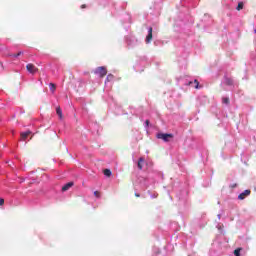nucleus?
I'll return each mask as SVG.
<instances>
[{
	"instance_id": "obj_4",
	"label": "nucleus",
	"mask_w": 256,
	"mask_h": 256,
	"mask_svg": "<svg viewBox=\"0 0 256 256\" xmlns=\"http://www.w3.org/2000/svg\"><path fill=\"white\" fill-rule=\"evenodd\" d=\"M249 195H251V190H245L244 192L239 194L238 199L240 201H243V199H245L246 197H249Z\"/></svg>"
},
{
	"instance_id": "obj_13",
	"label": "nucleus",
	"mask_w": 256,
	"mask_h": 256,
	"mask_svg": "<svg viewBox=\"0 0 256 256\" xmlns=\"http://www.w3.org/2000/svg\"><path fill=\"white\" fill-rule=\"evenodd\" d=\"M49 87H50V91H51L52 93H55V89H57V87L55 86V84L50 83Z\"/></svg>"
},
{
	"instance_id": "obj_10",
	"label": "nucleus",
	"mask_w": 256,
	"mask_h": 256,
	"mask_svg": "<svg viewBox=\"0 0 256 256\" xmlns=\"http://www.w3.org/2000/svg\"><path fill=\"white\" fill-rule=\"evenodd\" d=\"M56 113H57L59 119H63V111L61 110V107L56 108Z\"/></svg>"
},
{
	"instance_id": "obj_5",
	"label": "nucleus",
	"mask_w": 256,
	"mask_h": 256,
	"mask_svg": "<svg viewBox=\"0 0 256 256\" xmlns=\"http://www.w3.org/2000/svg\"><path fill=\"white\" fill-rule=\"evenodd\" d=\"M151 41H153V28L150 27L148 29V35L146 36V43H150Z\"/></svg>"
},
{
	"instance_id": "obj_12",
	"label": "nucleus",
	"mask_w": 256,
	"mask_h": 256,
	"mask_svg": "<svg viewBox=\"0 0 256 256\" xmlns=\"http://www.w3.org/2000/svg\"><path fill=\"white\" fill-rule=\"evenodd\" d=\"M225 85H233V79L225 78Z\"/></svg>"
},
{
	"instance_id": "obj_16",
	"label": "nucleus",
	"mask_w": 256,
	"mask_h": 256,
	"mask_svg": "<svg viewBox=\"0 0 256 256\" xmlns=\"http://www.w3.org/2000/svg\"><path fill=\"white\" fill-rule=\"evenodd\" d=\"M222 103H225V105H229V98L225 97L222 99Z\"/></svg>"
},
{
	"instance_id": "obj_1",
	"label": "nucleus",
	"mask_w": 256,
	"mask_h": 256,
	"mask_svg": "<svg viewBox=\"0 0 256 256\" xmlns=\"http://www.w3.org/2000/svg\"><path fill=\"white\" fill-rule=\"evenodd\" d=\"M156 137L157 139H162V141H165V143H169L171 139H173V134L158 133Z\"/></svg>"
},
{
	"instance_id": "obj_14",
	"label": "nucleus",
	"mask_w": 256,
	"mask_h": 256,
	"mask_svg": "<svg viewBox=\"0 0 256 256\" xmlns=\"http://www.w3.org/2000/svg\"><path fill=\"white\" fill-rule=\"evenodd\" d=\"M234 255L241 256V248H237L236 250H234Z\"/></svg>"
},
{
	"instance_id": "obj_21",
	"label": "nucleus",
	"mask_w": 256,
	"mask_h": 256,
	"mask_svg": "<svg viewBox=\"0 0 256 256\" xmlns=\"http://www.w3.org/2000/svg\"><path fill=\"white\" fill-rule=\"evenodd\" d=\"M145 123H146V127H149V120H146Z\"/></svg>"
},
{
	"instance_id": "obj_17",
	"label": "nucleus",
	"mask_w": 256,
	"mask_h": 256,
	"mask_svg": "<svg viewBox=\"0 0 256 256\" xmlns=\"http://www.w3.org/2000/svg\"><path fill=\"white\" fill-rule=\"evenodd\" d=\"M94 196L97 197V199H99L101 197V192L95 191Z\"/></svg>"
},
{
	"instance_id": "obj_7",
	"label": "nucleus",
	"mask_w": 256,
	"mask_h": 256,
	"mask_svg": "<svg viewBox=\"0 0 256 256\" xmlns=\"http://www.w3.org/2000/svg\"><path fill=\"white\" fill-rule=\"evenodd\" d=\"M143 163H145V158L141 157L138 160V169L141 171L143 170Z\"/></svg>"
},
{
	"instance_id": "obj_15",
	"label": "nucleus",
	"mask_w": 256,
	"mask_h": 256,
	"mask_svg": "<svg viewBox=\"0 0 256 256\" xmlns=\"http://www.w3.org/2000/svg\"><path fill=\"white\" fill-rule=\"evenodd\" d=\"M243 5H244L243 2H239V3H238V6H237V8H236L237 11H241V9H243Z\"/></svg>"
},
{
	"instance_id": "obj_20",
	"label": "nucleus",
	"mask_w": 256,
	"mask_h": 256,
	"mask_svg": "<svg viewBox=\"0 0 256 256\" xmlns=\"http://www.w3.org/2000/svg\"><path fill=\"white\" fill-rule=\"evenodd\" d=\"M70 75V79H75V76L73 75V73L69 72Z\"/></svg>"
},
{
	"instance_id": "obj_22",
	"label": "nucleus",
	"mask_w": 256,
	"mask_h": 256,
	"mask_svg": "<svg viewBox=\"0 0 256 256\" xmlns=\"http://www.w3.org/2000/svg\"><path fill=\"white\" fill-rule=\"evenodd\" d=\"M135 197H141V195H139L138 193H135Z\"/></svg>"
},
{
	"instance_id": "obj_18",
	"label": "nucleus",
	"mask_w": 256,
	"mask_h": 256,
	"mask_svg": "<svg viewBox=\"0 0 256 256\" xmlns=\"http://www.w3.org/2000/svg\"><path fill=\"white\" fill-rule=\"evenodd\" d=\"M21 55H23V52L20 51V52H18L17 54H13L12 57H19V56H21Z\"/></svg>"
},
{
	"instance_id": "obj_19",
	"label": "nucleus",
	"mask_w": 256,
	"mask_h": 256,
	"mask_svg": "<svg viewBox=\"0 0 256 256\" xmlns=\"http://www.w3.org/2000/svg\"><path fill=\"white\" fill-rule=\"evenodd\" d=\"M0 205H5V199L3 198L0 199Z\"/></svg>"
},
{
	"instance_id": "obj_9",
	"label": "nucleus",
	"mask_w": 256,
	"mask_h": 256,
	"mask_svg": "<svg viewBox=\"0 0 256 256\" xmlns=\"http://www.w3.org/2000/svg\"><path fill=\"white\" fill-rule=\"evenodd\" d=\"M189 85H194L195 89H201L203 86H199V80H194V82H189Z\"/></svg>"
},
{
	"instance_id": "obj_8",
	"label": "nucleus",
	"mask_w": 256,
	"mask_h": 256,
	"mask_svg": "<svg viewBox=\"0 0 256 256\" xmlns=\"http://www.w3.org/2000/svg\"><path fill=\"white\" fill-rule=\"evenodd\" d=\"M71 187H73V182H68L67 184H65L62 187V191H69V189H71Z\"/></svg>"
},
{
	"instance_id": "obj_11",
	"label": "nucleus",
	"mask_w": 256,
	"mask_h": 256,
	"mask_svg": "<svg viewBox=\"0 0 256 256\" xmlns=\"http://www.w3.org/2000/svg\"><path fill=\"white\" fill-rule=\"evenodd\" d=\"M103 174L106 176V177H111V171L109 169H104L103 170Z\"/></svg>"
},
{
	"instance_id": "obj_3",
	"label": "nucleus",
	"mask_w": 256,
	"mask_h": 256,
	"mask_svg": "<svg viewBox=\"0 0 256 256\" xmlns=\"http://www.w3.org/2000/svg\"><path fill=\"white\" fill-rule=\"evenodd\" d=\"M26 69H27L28 73H31V75H35V73L37 71H39V69L37 67H35L34 64H31V63L26 65Z\"/></svg>"
},
{
	"instance_id": "obj_6",
	"label": "nucleus",
	"mask_w": 256,
	"mask_h": 256,
	"mask_svg": "<svg viewBox=\"0 0 256 256\" xmlns=\"http://www.w3.org/2000/svg\"><path fill=\"white\" fill-rule=\"evenodd\" d=\"M31 131L30 130H28V131H26V132H22L21 134H20V137H21V141H25L26 139H27V137H29V135H31Z\"/></svg>"
},
{
	"instance_id": "obj_24",
	"label": "nucleus",
	"mask_w": 256,
	"mask_h": 256,
	"mask_svg": "<svg viewBox=\"0 0 256 256\" xmlns=\"http://www.w3.org/2000/svg\"><path fill=\"white\" fill-rule=\"evenodd\" d=\"M109 77H113V75H108V76H107V79H109Z\"/></svg>"
},
{
	"instance_id": "obj_23",
	"label": "nucleus",
	"mask_w": 256,
	"mask_h": 256,
	"mask_svg": "<svg viewBox=\"0 0 256 256\" xmlns=\"http://www.w3.org/2000/svg\"><path fill=\"white\" fill-rule=\"evenodd\" d=\"M81 8H82V9H85V4H83V5L81 6Z\"/></svg>"
},
{
	"instance_id": "obj_2",
	"label": "nucleus",
	"mask_w": 256,
	"mask_h": 256,
	"mask_svg": "<svg viewBox=\"0 0 256 256\" xmlns=\"http://www.w3.org/2000/svg\"><path fill=\"white\" fill-rule=\"evenodd\" d=\"M94 73L95 75H98L101 79H103V77L107 75V68H105L104 66H100L95 69Z\"/></svg>"
}]
</instances>
